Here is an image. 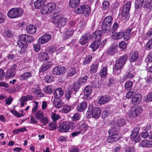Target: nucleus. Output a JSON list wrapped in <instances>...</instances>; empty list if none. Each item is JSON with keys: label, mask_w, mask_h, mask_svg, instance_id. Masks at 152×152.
Listing matches in <instances>:
<instances>
[{"label": "nucleus", "mask_w": 152, "mask_h": 152, "mask_svg": "<svg viewBox=\"0 0 152 152\" xmlns=\"http://www.w3.org/2000/svg\"><path fill=\"white\" fill-rule=\"evenodd\" d=\"M142 107L140 106L136 107H132L126 113V116L130 118H133L139 116L142 112Z\"/></svg>", "instance_id": "4"}, {"label": "nucleus", "mask_w": 152, "mask_h": 152, "mask_svg": "<svg viewBox=\"0 0 152 152\" xmlns=\"http://www.w3.org/2000/svg\"><path fill=\"white\" fill-rule=\"evenodd\" d=\"M51 38V36L50 34H45L39 39L38 43L40 45L45 44L49 41Z\"/></svg>", "instance_id": "12"}, {"label": "nucleus", "mask_w": 152, "mask_h": 152, "mask_svg": "<svg viewBox=\"0 0 152 152\" xmlns=\"http://www.w3.org/2000/svg\"><path fill=\"white\" fill-rule=\"evenodd\" d=\"M116 52V49L115 47L113 46L111 47L107 51V53L111 55L114 54Z\"/></svg>", "instance_id": "58"}, {"label": "nucleus", "mask_w": 152, "mask_h": 152, "mask_svg": "<svg viewBox=\"0 0 152 152\" xmlns=\"http://www.w3.org/2000/svg\"><path fill=\"white\" fill-rule=\"evenodd\" d=\"M124 33L122 31L118 33H112V37L115 39H119L123 37Z\"/></svg>", "instance_id": "32"}, {"label": "nucleus", "mask_w": 152, "mask_h": 152, "mask_svg": "<svg viewBox=\"0 0 152 152\" xmlns=\"http://www.w3.org/2000/svg\"><path fill=\"white\" fill-rule=\"evenodd\" d=\"M109 7V2L107 1H104L102 4V8L104 10H107Z\"/></svg>", "instance_id": "61"}, {"label": "nucleus", "mask_w": 152, "mask_h": 152, "mask_svg": "<svg viewBox=\"0 0 152 152\" xmlns=\"http://www.w3.org/2000/svg\"><path fill=\"white\" fill-rule=\"evenodd\" d=\"M101 113L100 109L98 107L93 108L91 111L92 117L95 118H97L99 117Z\"/></svg>", "instance_id": "24"}, {"label": "nucleus", "mask_w": 152, "mask_h": 152, "mask_svg": "<svg viewBox=\"0 0 152 152\" xmlns=\"http://www.w3.org/2000/svg\"><path fill=\"white\" fill-rule=\"evenodd\" d=\"M139 54L136 51L131 52L129 56V60L131 63H133L137 61L139 59Z\"/></svg>", "instance_id": "17"}, {"label": "nucleus", "mask_w": 152, "mask_h": 152, "mask_svg": "<svg viewBox=\"0 0 152 152\" xmlns=\"http://www.w3.org/2000/svg\"><path fill=\"white\" fill-rule=\"evenodd\" d=\"M54 79L53 76L52 75H47L45 77V82L47 83L52 82Z\"/></svg>", "instance_id": "47"}, {"label": "nucleus", "mask_w": 152, "mask_h": 152, "mask_svg": "<svg viewBox=\"0 0 152 152\" xmlns=\"http://www.w3.org/2000/svg\"><path fill=\"white\" fill-rule=\"evenodd\" d=\"M99 64L95 63L92 65L90 69V74H93L97 72Z\"/></svg>", "instance_id": "38"}, {"label": "nucleus", "mask_w": 152, "mask_h": 152, "mask_svg": "<svg viewBox=\"0 0 152 152\" xmlns=\"http://www.w3.org/2000/svg\"><path fill=\"white\" fill-rule=\"evenodd\" d=\"M131 4V1H128L124 5L121 10V15L122 16L127 17V15L130 10Z\"/></svg>", "instance_id": "10"}, {"label": "nucleus", "mask_w": 152, "mask_h": 152, "mask_svg": "<svg viewBox=\"0 0 152 152\" xmlns=\"http://www.w3.org/2000/svg\"><path fill=\"white\" fill-rule=\"evenodd\" d=\"M107 73V68L106 67H104L102 68L100 72V76L102 78H104L106 77Z\"/></svg>", "instance_id": "45"}, {"label": "nucleus", "mask_w": 152, "mask_h": 152, "mask_svg": "<svg viewBox=\"0 0 152 152\" xmlns=\"http://www.w3.org/2000/svg\"><path fill=\"white\" fill-rule=\"evenodd\" d=\"M53 105L57 108H59L62 107L63 105V101L60 99H54L53 101Z\"/></svg>", "instance_id": "30"}, {"label": "nucleus", "mask_w": 152, "mask_h": 152, "mask_svg": "<svg viewBox=\"0 0 152 152\" xmlns=\"http://www.w3.org/2000/svg\"><path fill=\"white\" fill-rule=\"evenodd\" d=\"M125 123V121L124 119H121L118 120L117 124L118 126H124Z\"/></svg>", "instance_id": "59"}, {"label": "nucleus", "mask_w": 152, "mask_h": 152, "mask_svg": "<svg viewBox=\"0 0 152 152\" xmlns=\"http://www.w3.org/2000/svg\"><path fill=\"white\" fill-rule=\"evenodd\" d=\"M38 58L41 61H47L49 59L48 54L45 52H39L38 54Z\"/></svg>", "instance_id": "23"}, {"label": "nucleus", "mask_w": 152, "mask_h": 152, "mask_svg": "<svg viewBox=\"0 0 152 152\" xmlns=\"http://www.w3.org/2000/svg\"><path fill=\"white\" fill-rule=\"evenodd\" d=\"M135 75L134 71L132 70L128 72L126 74V77L127 79H130L133 78Z\"/></svg>", "instance_id": "53"}, {"label": "nucleus", "mask_w": 152, "mask_h": 152, "mask_svg": "<svg viewBox=\"0 0 152 152\" xmlns=\"http://www.w3.org/2000/svg\"><path fill=\"white\" fill-rule=\"evenodd\" d=\"M118 130L113 128L109 131V135L110 137L108 139L109 142L116 141L120 137L119 134H117Z\"/></svg>", "instance_id": "9"}, {"label": "nucleus", "mask_w": 152, "mask_h": 152, "mask_svg": "<svg viewBox=\"0 0 152 152\" xmlns=\"http://www.w3.org/2000/svg\"><path fill=\"white\" fill-rule=\"evenodd\" d=\"M23 37V39L26 40L27 42H31L33 41L34 38L31 36H29L26 34L21 35Z\"/></svg>", "instance_id": "39"}, {"label": "nucleus", "mask_w": 152, "mask_h": 152, "mask_svg": "<svg viewBox=\"0 0 152 152\" xmlns=\"http://www.w3.org/2000/svg\"><path fill=\"white\" fill-rule=\"evenodd\" d=\"M144 0H136L135 7L136 9L140 8L142 6Z\"/></svg>", "instance_id": "44"}, {"label": "nucleus", "mask_w": 152, "mask_h": 152, "mask_svg": "<svg viewBox=\"0 0 152 152\" xmlns=\"http://www.w3.org/2000/svg\"><path fill=\"white\" fill-rule=\"evenodd\" d=\"M75 124L72 122L63 121L60 124L58 130L61 132H67L75 128Z\"/></svg>", "instance_id": "3"}, {"label": "nucleus", "mask_w": 152, "mask_h": 152, "mask_svg": "<svg viewBox=\"0 0 152 152\" xmlns=\"http://www.w3.org/2000/svg\"><path fill=\"white\" fill-rule=\"evenodd\" d=\"M17 66L16 64H14L11 66L10 69L7 71L6 75V77L7 78L9 79L15 76V70Z\"/></svg>", "instance_id": "16"}, {"label": "nucleus", "mask_w": 152, "mask_h": 152, "mask_svg": "<svg viewBox=\"0 0 152 152\" xmlns=\"http://www.w3.org/2000/svg\"><path fill=\"white\" fill-rule=\"evenodd\" d=\"M10 112L13 115L16 117H20L21 116V115L20 113L14 109L10 110Z\"/></svg>", "instance_id": "62"}, {"label": "nucleus", "mask_w": 152, "mask_h": 152, "mask_svg": "<svg viewBox=\"0 0 152 152\" xmlns=\"http://www.w3.org/2000/svg\"><path fill=\"white\" fill-rule=\"evenodd\" d=\"M131 31L132 29L129 28L126 30L125 32L122 31V32L124 33L123 38L126 41L128 40L131 37L130 34Z\"/></svg>", "instance_id": "33"}, {"label": "nucleus", "mask_w": 152, "mask_h": 152, "mask_svg": "<svg viewBox=\"0 0 152 152\" xmlns=\"http://www.w3.org/2000/svg\"><path fill=\"white\" fill-rule=\"evenodd\" d=\"M80 0H70L69 6L72 8L76 7L79 4Z\"/></svg>", "instance_id": "37"}, {"label": "nucleus", "mask_w": 152, "mask_h": 152, "mask_svg": "<svg viewBox=\"0 0 152 152\" xmlns=\"http://www.w3.org/2000/svg\"><path fill=\"white\" fill-rule=\"evenodd\" d=\"M83 7H86V8L83 9V13L86 16H88L91 12V9L90 7L87 4H83Z\"/></svg>", "instance_id": "42"}, {"label": "nucleus", "mask_w": 152, "mask_h": 152, "mask_svg": "<svg viewBox=\"0 0 152 152\" xmlns=\"http://www.w3.org/2000/svg\"><path fill=\"white\" fill-rule=\"evenodd\" d=\"M141 100V95L140 94L137 93L133 97L131 101L132 103L134 105L139 104Z\"/></svg>", "instance_id": "20"}, {"label": "nucleus", "mask_w": 152, "mask_h": 152, "mask_svg": "<svg viewBox=\"0 0 152 152\" xmlns=\"http://www.w3.org/2000/svg\"><path fill=\"white\" fill-rule=\"evenodd\" d=\"M52 86H46L44 88V91L48 94H50L52 93L53 89Z\"/></svg>", "instance_id": "50"}, {"label": "nucleus", "mask_w": 152, "mask_h": 152, "mask_svg": "<svg viewBox=\"0 0 152 152\" xmlns=\"http://www.w3.org/2000/svg\"><path fill=\"white\" fill-rule=\"evenodd\" d=\"M100 43V41L99 39L97 41H95L91 43L90 45V47L92 49L93 51H94L98 48Z\"/></svg>", "instance_id": "28"}, {"label": "nucleus", "mask_w": 152, "mask_h": 152, "mask_svg": "<svg viewBox=\"0 0 152 152\" xmlns=\"http://www.w3.org/2000/svg\"><path fill=\"white\" fill-rule=\"evenodd\" d=\"M66 71V68L64 67L58 66L55 67L53 69V72L54 75H61L65 73Z\"/></svg>", "instance_id": "14"}, {"label": "nucleus", "mask_w": 152, "mask_h": 152, "mask_svg": "<svg viewBox=\"0 0 152 152\" xmlns=\"http://www.w3.org/2000/svg\"><path fill=\"white\" fill-rule=\"evenodd\" d=\"M102 34V31L101 30H98L96 31L92 34V37L95 39L100 40Z\"/></svg>", "instance_id": "35"}, {"label": "nucleus", "mask_w": 152, "mask_h": 152, "mask_svg": "<svg viewBox=\"0 0 152 152\" xmlns=\"http://www.w3.org/2000/svg\"><path fill=\"white\" fill-rule=\"evenodd\" d=\"M113 21V18L111 16L106 17L104 19L102 25V29L104 33H107L110 31Z\"/></svg>", "instance_id": "5"}, {"label": "nucleus", "mask_w": 152, "mask_h": 152, "mask_svg": "<svg viewBox=\"0 0 152 152\" xmlns=\"http://www.w3.org/2000/svg\"><path fill=\"white\" fill-rule=\"evenodd\" d=\"M139 129V128H134L132 132L131 139L136 142H138L140 140V138L138 135Z\"/></svg>", "instance_id": "11"}, {"label": "nucleus", "mask_w": 152, "mask_h": 152, "mask_svg": "<svg viewBox=\"0 0 152 152\" xmlns=\"http://www.w3.org/2000/svg\"><path fill=\"white\" fill-rule=\"evenodd\" d=\"M39 120L43 124V125L45 126H46L49 122V120L48 117H44L41 118V119H39Z\"/></svg>", "instance_id": "52"}, {"label": "nucleus", "mask_w": 152, "mask_h": 152, "mask_svg": "<svg viewBox=\"0 0 152 152\" xmlns=\"http://www.w3.org/2000/svg\"><path fill=\"white\" fill-rule=\"evenodd\" d=\"M33 98L34 97L31 95H27L22 96L20 99L21 107H23L24 105L26 104L25 102L27 101L32 100L33 99Z\"/></svg>", "instance_id": "19"}, {"label": "nucleus", "mask_w": 152, "mask_h": 152, "mask_svg": "<svg viewBox=\"0 0 152 152\" xmlns=\"http://www.w3.org/2000/svg\"><path fill=\"white\" fill-rule=\"evenodd\" d=\"M52 115L51 116V118L54 121H56L58 119L60 118V116L58 115L56 113H52Z\"/></svg>", "instance_id": "64"}, {"label": "nucleus", "mask_w": 152, "mask_h": 152, "mask_svg": "<svg viewBox=\"0 0 152 152\" xmlns=\"http://www.w3.org/2000/svg\"><path fill=\"white\" fill-rule=\"evenodd\" d=\"M110 99V97L107 96H102L99 99L98 103L101 104H104L107 103Z\"/></svg>", "instance_id": "26"}, {"label": "nucleus", "mask_w": 152, "mask_h": 152, "mask_svg": "<svg viewBox=\"0 0 152 152\" xmlns=\"http://www.w3.org/2000/svg\"><path fill=\"white\" fill-rule=\"evenodd\" d=\"M23 37L21 35L19 36V40L17 41V44L20 48H21L20 53L23 54L26 51L27 48L28 46L27 42L26 40L23 39Z\"/></svg>", "instance_id": "8"}, {"label": "nucleus", "mask_w": 152, "mask_h": 152, "mask_svg": "<svg viewBox=\"0 0 152 152\" xmlns=\"http://www.w3.org/2000/svg\"><path fill=\"white\" fill-rule=\"evenodd\" d=\"M144 6L145 8L151 9L152 7V0H145Z\"/></svg>", "instance_id": "46"}, {"label": "nucleus", "mask_w": 152, "mask_h": 152, "mask_svg": "<svg viewBox=\"0 0 152 152\" xmlns=\"http://www.w3.org/2000/svg\"><path fill=\"white\" fill-rule=\"evenodd\" d=\"M23 11L19 8H13L10 9L7 12L8 17L11 18L20 17L22 15Z\"/></svg>", "instance_id": "6"}, {"label": "nucleus", "mask_w": 152, "mask_h": 152, "mask_svg": "<svg viewBox=\"0 0 152 152\" xmlns=\"http://www.w3.org/2000/svg\"><path fill=\"white\" fill-rule=\"evenodd\" d=\"M52 63L51 61H48L44 63L42 65L39 71L44 72L47 71L50 67L52 65Z\"/></svg>", "instance_id": "21"}, {"label": "nucleus", "mask_w": 152, "mask_h": 152, "mask_svg": "<svg viewBox=\"0 0 152 152\" xmlns=\"http://www.w3.org/2000/svg\"><path fill=\"white\" fill-rule=\"evenodd\" d=\"M37 28L35 25H30L26 26V31L30 34H35L36 32Z\"/></svg>", "instance_id": "22"}, {"label": "nucleus", "mask_w": 152, "mask_h": 152, "mask_svg": "<svg viewBox=\"0 0 152 152\" xmlns=\"http://www.w3.org/2000/svg\"><path fill=\"white\" fill-rule=\"evenodd\" d=\"M145 48L148 50H149L152 49V38L147 42Z\"/></svg>", "instance_id": "57"}, {"label": "nucleus", "mask_w": 152, "mask_h": 152, "mask_svg": "<svg viewBox=\"0 0 152 152\" xmlns=\"http://www.w3.org/2000/svg\"><path fill=\"white\" fill-rule=\"evenodd\" d=\"M79 129L81 132L83 133L85 132V130L88 129V126L85 124H82L80 126Z\"/></svg>", "instance_id": "55"}, {"label": "nucleus", "mask_w": 152, "mask_h": 152, "mask_svg": "<svg viewBox=\"0 0 152 152\" xmlns=\"http://www.w3.org/2000/svg\"><path fill=\"white\" fill-rule=\"evenodd\" d=\"M71 87V86H70ZM72 87L70 88V89L68 91H67L65 92V97L67 99L69 100L71 96L72 92L73 91H76L80 88V86H71Z\"/></svg>", "instance_id": "18"}, {"label": "nucleus", "mask_w": 152, "mask_h": 152, "mask_svg": "<svg viewBox=\"0 0 152 152\" xmlns=\"http://www.w3.org/2000/svg\"><path fill=\"white\" fill-rule=\"evenodd\" d=\"M128 56L124 55L120 57L116 61L113 67V72L115 75H118L120 73L119 71L124 66L127 60Z\"/></svg>", "instance_id": "1"}, {"label": "nucleus", "mask_w": 152, "mask_h": 152, "mask_svg": "<svg viewBox=\"0 0 152 152\" xmlns=\"http://www.w3.org/2000/svg\"><path fill=\"white\" fill-rule=\"evenodd\" d=\"M87 107V104L85 102H83L79 104L77 107V109L78 111H82L85 110Z\"/></svg>", "instance_id": "27"}, {"label": "nucleus", "mask_w": 152, "mask_h": 152, "mask_svg": "<svg viewBox=\"0 0 152 152\" xmlns=\"http://www.w3.org/2000/svg\"><path fill=\"white\" fill-rule=\"evenodd\" d=\"M63 94L64 92L61 88H58L55 90L54 92V95L56 98H59L63 96Z\"/></svg>", "instance_id": "29"}, {"label": "nucleus", "mask_w": 152, "mask_h": 152, "mask_svg": "<svg viewBox=\"0 0 152 152\" xmlns=\"http://www.w3.org/2000/svg\"><path fill=\"white\" fill-rule=\"evenodd\" d=\"M4 89L6 91L10 93H13L18 91V88L20 86H4Z\"/></svg>", "instance_id": "25"}, {"label": "nucleus", "mask_w": 152, "mask_h": 152, "mask_svg": "<svg viewBox=\"0 0 152 152\" xmlns=\"http://www.w3.org/2000/svg\"><path fill=\"white\" fill-rule=\"evenodd\" d=\"M72 107L69 105H65L64 106L62 109V111L64 113H67L72 110Z\"/></svg>", "instance_id": "56"}, {"label": "nucleus", "mask_w": 152, "mask_h": 152, "mask_svg": "<svg viewBox=\"0 0 152 152\" xmlns=\"http://www.w3.org/2000/svg\"><path fill=\"white\" fill-rule=\"evenodd\" d=\"M86 8V7H83V4L75 8L74 10V12L77 14H81L83 13V9Z\"/></svg>", "instance_id": "41"}, {"label": "nucleus", "mask_w": 152, "mask_h": 152, "mask_svg": "<svg viewBox=\"0 0 152 152\" xmlns=\"http://www.w3.org/2000/svg\"><path fill=\"white\" fill-rule=\"evenodd\" d=\"M56 7V4L54 2L47 3L41 10V13L43 15L49 13L55 9Z\"/></svg>", "instance_id": "7"}, {"label": "nucleus", "mask_w": 152, "mask_h": 152, "mask_svg": "<svg viewBox=\"0 0 152 152\" xmlns=\"http://www.w3.org/2000/svg\"><path fill=\"white\" fill-rule=\"evenodd\" d=\"M91 37L90 33H86L81 37L79 42L82 45H84L89 41Z\"/></svg>", "instance_id": "15"}, {"label": "nucleus", "mask_w": 152, "mask_h": 152, "mask_svg": "<svg viewBox=\"0 0 152 152\" xmlns=\"http://www.w3.org/2000/svg\"><path fill=\"white\" fill-rule=\"evenodd\" d=\"M34 114L36 119L39 120V119L44 116V113L43 112L40 110L37 111L34 113Z\"/></svg>", "instance_id": "36"}, {"label": "nucleus", "mask_w": 152, "mask_h": 152, "mask_svg": "<svg viewBox=\"0 0 152 152\" xmlns=\"http://www.w3.org/2000/svg\"><path fill=\"white\" fill-rule=\"evenodd\" d=\"M32 74L30 72H26L24 73L20 76L19 78L20 80H23L27 79L31 77Z\"/></svg>", "instance_id": "34"}, {"label": "nucleus", "mask_w": 152, "mask_h": 152, "mask_svg": "<svg viewBox=\"0 0 152 152\" xmlns=\"http://www.w3.org/2000/svg\"><path fill=\"white\" fill-rule=\"evenodd\" d=\"M49 129L53 131L56 129L57 126L55 123L53 122H50L49 124Z\"/></svg>", "instance_id": "48"}, {"label": "nucleus", "mask_w": 152, "mask_h": 152, "mask_svg": "<svg viewBox=\"0 0 152 152\" xmlns=\"http://www.w3.org/2000/svg\"><path fill=\"white\" fill-rule=\"evenodd\" d=\"M76 70L74 68H71L69 70L68 75L69 77L73 76L76 73Z\"/></svg>", "instance_id": "54"}, {"label": "nucleus", "mask_w": 152, "mask_h": 152, "mask_svg": "<svg viewBox=\"0 0 152 152\" xmlns=\"http://www.w3.org/2000/svg\"><path fill=\"white\" fill-rule=\"evenodd\" d=\"M125 91H129L127 93L126 97L128 99H130L135 92L136 89L135 86H125Z\"/></svg>", "instance_id": "13"}, {"label": "nucleus", "mask_w": 152, "mask_h": 152, "mask_svg": "<svg viewBox=\"0 0 152 152\" xmlns=\"http://www.w3.org/2000/svg\"><path fill=\"white\" fill-rule=\"evenodd\" d=\"M46 0H37L34 3V5L37 9H39L45 2Z\"/></svg>", "instance_id": "31"}, {"label": "nucleus", "mask_w": 152, "mask_h": 152, "mask_svg": "<svg viewBox=\"0 0 152 152\" xmlns=\"http://www.w3.org/2000/svg\"><path fill=\"white\" fill-rule=\"evenodd\" d=\"M3 36L5 37H12V34L11 31L9 30L5 31L3 34Z\"/></svg>", "instance_id": "51"}, {"label": "nucleus", "mask_w": 152, "mask_h": 152, "mask_svg": "<svg viewBox=\"0 0 152 152\" xmlns=\"http://www.w3.org/2000/svg\"><path fill=\"white\" fill-rule=\"evenodd\" d=\"M92 59V56L91 55L87 56L85 58V60L83 62V65H85L86 64L89 63L91 61Z\"/></svg>", "instance_id": "49"}, {"label": "nucleus", "mask_w": 152, "mask_h": 152, "mask_svg": "<svg viewBox=\"0 0 152 152\" xmlns=\"http://www.w3.org/2000/svg\"><path fill=\"white\" fill-rule=\"evenodd\" d=\"M92 90L91 86H86L84 89L85 95L87 96H89Z\"/></svg>", "instance_id": "40"}, {"label": "nucleus", "mask_w": 152, "mask_h": 152, "mask_svg": "<svg viewBox=\"0 0 152 152\" xmlns=\"http://www.w3.org/2000/svg\"><path fill=\"white\" fill-rule=\"evenodd\" d=\"M119 45V48L123 50L126 48L127 46L126 44L124 41H122L120 42Z\"/></svg>", "instance_id": "60"}, {"label": "nucleus", "mask_w": 152, "mask_h": 152, "mask_svg": "<svg viewBox=\"0 0 152 152\" xmlns=\"http://www.w3.org/2000/svg\"><path fill=\"white\" fill-rule=\"evenodd\" d=\"M88 76L86 75H85L83 77L80 78L78 81V86H81L85 84L86 82Z\"/></svg>", "instance_id": "43"}, {"label": "nucleus", "mask_w": 152, "mask_h": 152, "mask_svg": "<svg viewBox=\"0 0 152 152\" xmlns=\"http://www.w3.org/2000/svg\"><path fill=\"white\" fill-rule=\"evenodd\" d=\"M53 22L57 26L60 28L65 26L67 19L63 15L61 14H55L53 17Z\"/></svg>", "instance_id": "2"}, {"label": "nucleus", "mask_w": 152, "mask_h": 152, "mask_svg": "<svg viewBox=\"0 0 152 152\" xmlns=\"http://www.w3.org/2000/svg\"><path fill=\"white\" fill-rule=\"evenodd\" d=\"M110 113V111L109 110H104L102 113V118H106Z\"/></svg>", "instance_id": "63"}]
</instances>
